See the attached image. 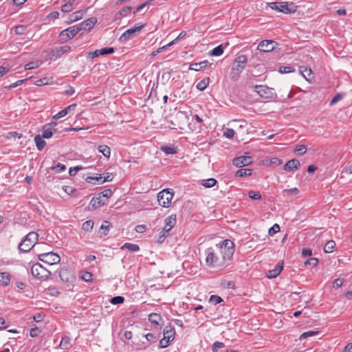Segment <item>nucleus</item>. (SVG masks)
<instances>
[{
  "label": "nucleus",
  "mask_w": 352,
  "mask_h": 352,
  "mask_svg": "<svg viewBox=\"0 0 352 352\" xmlns=\"http://www.w3.org/2000/svg\"><path fill=\"white\" fill-rule=\"evenodd\" d=\"M70 340H71L69 337H63L60 342L59 347L62 349H68L71 346Z\"/></svg>",
  "instance_id": "nucleus-35"
},
{
  "label": "nucleus",
  "mask_w": 352,
  "mask_h": 352,
  "mask_svg": "<svg viewBox=\"0 0 352 352\" xmlns=\"http://www.w3.org/2000/svg\"><path fill=\"white\" fill-rule=\"evenodd\" d=\"M54 82L53 78L52 77H45L40 78L35 82V85L37 86L51 85Z\"/></svg>",
  "instance_id": "nucleus-28"
},
{
  "label": "nucleus",
  "mask_w": 352,
  "mask_h": 352,
  "mask_svg": "<svg viewBox=\"0 0 352 352\" xmlns=\"http://www.w3.org/2000/svg\"><path fill=\"white\" fill-rule=\"evenodd\" d=\"M247 61V57L245 55H239L234 60V63H237L236 66H240L241 64L245 63Z\"/></svg>",
  "instance_id": "nucleus-52"
},
{
  "label": "nucleus",
  "mask_w": 352,
  "mask_h": 352,
  "mask_svg": "<svg viewBox=\"0 0 352 352\" xmlns=\"http://www.w3.org/2000/svg\"><path fill=\"white\" fill-rule=\"evenodd\" d=\"M248 197L254 200H259L261 199V194L258 191L250 190L248 193Z\"/></svg>",
  "instance_id": "nucleus-44"
},
{
  "label": "nucleus",
  "mask_w": 352,
  "mask_h": 352,
  "mask_svg": "<svg viewBox=\"0 0 352 352\" xmlns=\"http://www.w3.org/2000/svg\"><path fill=\"white\" fill-rule=\"evenodd\" d=\"M335 246H336L335 241L330 240L326 243L324 248V251L326 253H331L333 251Z\"/></svg>",
  "instance_id": "nucleus-39"
},
{
  "label": "nucleus",
  "mask_w": 352,
  "mask_h": 352,
  "mask_svg": "<svg viewBox=\"0 0 352 352\" xmlns=\"http://www.w3.org/2000/svg\"><path fill=\"white\" fill-rule=\"evenodd\" d=\"M102 180V175H99L98 176H96V177H87L86 178L87 182L94 184H96L97 183L101 184Z\"/></svg>",
  "instance_id": "nucleus-40"
},
{
  "label": "nucleus",
  "mask_w": 352,
  "mask_h": 352,
  "mask_svg": "<svg viewBox=\"0 0 352 352\" xmlns=\"http://www.w3.org/2000/svg\"><path fill=\"white\" fill-rule=\"evenodd\" d=\"M145 24H142L139 26H135L132 28L128 29L120 36L119 40L120 42L124 43L133 37H134L138 32H140L144 27Z\"/></svg>",
  "instance_id": "nucleus-9"
},
{
  "label": "nucleus",
  "mask_w": 352,
  "mask_h": 352,
  "mask_svg": "<svg viewBox=\"0 0 352 352\" xmlns=\"http://www.w3.org/2000/svg\"><path fill=\"white\" fill-rule=\"evenodd\" d=\"M208 85H209V78H206L203 79L202 80H201L200 82H199L197 84L196 87L197 89H199L200 91H204V89H206V87H208Z\"/></svg>",
  "instance_id": "nucleus-38"
},
{
  "label": "nucleus",
  "mask_w": 352,
  "mask_h": 352,
  "mask_svg": "<svg viewBox=\"0 0 352 352\" xmlns=\"http://www.w3.org/2000/svg\"><path fill=\"white\" fill-rule=\"evenodd\" d=\"M243 67H232L230 72V78L232 80H237L240 76V74L241 73V69Z\"/></svg>",
  "instance_id": "nucleus-25"
},
{
  "label": "nucleus",
  "mask_w": 352,
  "mask_h": 352,
  "mask_svg": "<svg viewBox=\"0 0 352 352\" xmlns=\"http://www.w3.org/2000/svg\"><path fill=\"white\" fill-rule=\"evenodd\" d=\"M98 150L105 157L109 158L111 155L110 148L107 145H100L98 147Z\"/></svg>",
  "instance_id": "nucleus-31"
},
{
  "label": "nucleus",
  "mask_w": 352,
  "mask_h": 352,
  "mask_svg": "<svg viewBox=\"0 0 352 352\" xmlns=\"http://www.w3.org/2000/svg\"><path fill=\"white\" fill-rule=\"evenodd\" d=\"M74 1L75 0H65V3L61 6L62 12H69L72 11Z\"/></svg>",
  "instance_id": "nucleus-30"
},
{
  "label": "nucleus",
  "mask_w": 352,
  "mask_h": 352,
  "mask_svg": "<svg viewBox=\"0 0 352 352\" xmlns=\"http://www.w3.org/2000/svg\"><path fill=\"white\" fill-rule=\"evenodd\" d=\"M65 168H66L65 165L60 164V163H58L57 165L52 167V169L55 170L57 173L62 172V171L65 170Z\"/></svg>",
  "instance_id": "nucleus-58"
},
{
  "label": "nucleus",
  "mask_w": 352,
  "mask_h": 352,
  "mask_svg": "<svg viewBox=\"0 0 352 352\" xmlns=\"http://www.w3.org/2000/svg\"><path fill=\"white\" fill-rule=\"evenodd\" d=\"M85 11L83 10H78L76 12H74L69 16V21L70 22H74L79 19H80L82 16L84 15Z\"/></svg>",
  "instance_id": "nucleus-29"
},
{
  "label": "nucleus",
  "mask_w": 352,
  "mask_h": 352,
  "mask_svg": "<svg viewBox=\"0 0 352 352\" xmlns=\"http://www.w3.org/2000/svg\"><path fill=\"white\" fill-rule=\"evenodd\" d=\"M217 183V180L214 178H210L208 179L203 180L202 185L206 188H211L214 186Z\"/></svg>",
  "instance_id": "nucleus-42"
},
{
  "label": "nucleus",
  "mask_w": 352,
  "mask_h": 352,
  "mask_svg": "<svg viewBox=\"0 0 352 352\" xmlns=\"http://www.w3.org/2000/svg\"><path fill=\"white\" fill-rule=\"evenodd\" d=\"M342 96L340 94H336L330 101L329 104L333 105L342 99Z\"/></svg>",
  "instance_id": "nucleus-63"
},
{
  "label": "nucleus",
  "mask_w": 352,
  "mask_h": 352,
  "mask_svg": "<svg viewBox=\"0 0 352 352\" xmlns=\"http://www.w3.org/2000/svg\"><path fill=\"white\" fill-rule=\"evenodd\" d=\"M124 301V298L122 296H115L111 298L110 302L113 305L122 304Z\"/></svg>",
  "instance_id": "nucleus-49"
},
{
  "label": "nucleus",
  "mask_w": 352,
  "mask_h": 352,
  "mask_svg": "<svg viewBox=\"0 0 352 352\" xmlns=\"http://www.w3.org/2000/svg\"><path fill=\"white\" fill-rule=\"evenodd\" d=\"M283 192L285 196H289V194L296 195L299 193V190L297 188H292L290 189H285Z\"/></svg>",
  "instance_id": "nucleus-50"
},
{
  "label": "nucleus",
  "mask_w": 352,
  "mask_h": 352,
  "mask_svg": "<svg viewBox=\"0 0 352 352\" xmlns=\"http://www.w3.org/2000/svg\"><path fill=\"white\" fill-rule=\"evenodd\" d=\"M38 258L40 261L51 265L58 264L60 261L59 255L52 252L41 254L38 255Z\"/></svg>",
  "instance_id": "nucleus-8"
},
{
  "label": "nucleus",
  "mask_w": 352,
  "mask_h": 352,
  "mask_svg": "<svg viewBox=\"0 0 352 352\" xmlns=\"http://www.w3.org/2000/svg\"><path fill=\"white\" fill-rule=\"evenodd\" d=\"M300 166V163L299 160L296 159H293L291 160H289L285 165H284V170L285 171H295L298 169V168Z\"/></svg>",
  "instance_id": "nucleus-18"
},
{
  "label": "nucleus",
  "mask_w": 352,
  "mask_h": 352,
  "mask_svg": "<svg viewBox=\"0 0 352 352\" xmlns=\"http://www.w3.org/2000/svg\"><path fill=\"white\" fill-rule=\"evenodd\" d=\"M318 263V258H309L308 260H307L305 262V265H311L313 267L316 266Z\"/></svg>",
  "instance_id": "nucleus-59"
},
{
  "label": "nucleus",
  "mask_w": 352,
  "mask_h": 352,
  "mask_svg": "<svg viewBox=\"0 0 352 352\" xmlns=\"http://www.w3.org/2000/svg\"><path fill=\"white\" fill-rule=\"evenodd\" d=\"M27 29V27L23 25H19L15 27V33L16 34H23Z\"/></svg>",
  "instance_id": "nucleus-54"
},
{
  "label": "nucleus",
  "mask_w": 352,
  "mask_h": 352,
  "mask_svg": "<svg viewBox=\"0 0 352 352\" xmlns=\"http://www.w3.org/2000/svg\"><path fill=\"white\" fill-rule=\"evenodd\" d=\"M97 22V19L96 17H91L79 25H77V28L79 29V32L84 30H90L94 25Z\"/></svg>",
  "instance_id": "nucleus-13"
},
{
  "label": "nucleus",
  "mask_w": 352,
  "mask_h": 352,
  "mask_svg": "<svg viewBox=\"0 0 352 352\" xmlns=\"http://www.w3.org/2000/svg\"><path fill=\"white\" fill-rule=\"evenodd\" d=\"M60 279L65 283H72L75 279L74 276L67 269H62L59 272Z\"/></svg>",
  "instance_id": "nucleus-15"
},
{
  "label": "nucleus",
  "mask_w": 352,
  "mask_h": 352,
  "mask_svg": "<svg viewBox=\"0 0 352 352\" xmlns=\"http://www.w3.org/2000/svg\"><path fill=\"white\" fill-rule=\"evenodd\" d=\"M220 250L223 260L229 261L232 259L234 252V244L230 239L223 240L221 243L217 245Z\"/></svg>",
  "instance_id": "nucleus-2"
},
{
  "label": "nucleus",
  "mask_w": 352,
  "mask_h": 352,
  "mask_svg": "<svg viewBox=\"0 0 352 352\" xmlns=\"http://www.w3.org/2000/svg\"><path fill=\"white\" fill-rule=\"evenodd\" d=\"M31 273L38 279H47L51 275V272L40 263H35L32 266Z\"/></svg>",
  "instance_id": "nucleus-6"
},
{
  "label": "nucleus",
  "mask_w": 352,
  "mask_h": 352,
  "mask_svg": "<svg viewBox=\"0 0 352 352\" xmlns=\"http://www.w3.org/2000/svg\"><path fill=\"white\" fill-rule=\"evenodd\" d=\"M206 263L210 267L223 269L227 265V261L223 260V256L219 258L212 248H207L205 251Z\"/></svg>",
  "instance_id": "nucleus-1"
},
{
  "label": "nucleus",
  "mask_w": 352,
  "mask_h": 352,
  "mask_svg": "<svg viewBox=\"0 0 352 352\" xmlns=\"http://www.w3.org/2000/svg\"><path fill=\"white\" fill-rule=\"evenodd\" d=\"M70 49H71L70 46H69L67 45L60 46V47H56L52 50V56L58 58V56H61L62 54H65V52H69L70 50Z\"/></svg>",
  "instance_id": "nucleus-22"
},
{
  "label": "nucleus",
  "mask_w": 352,
  "mask_h": 352,
  "mask_svg": "<svg viewBox=\"0 0 352 352\" xmlns=\"http://www.w3.org/2000/svg\"><path fill=\"white\" fill-rule=\"evenodd\" d=\"M163 333L164 338L169 340L170 342H171L175 338V331L174 328L170 325H167L164 327Z\"/></svg>",
  "instance_id": "nucleus-19"
},
{
  "label": "nucleus",
  "mask_w": 352,
  "mask_h": 352,
  "mask_svg": "<svg viewBox=\"0 0 352 352\" xmlns=\"http://www.w3.org/2000/svg\"><path fill=\"white\" fill-rule=\"evenodd\" d=\"M121 249H127L129 251L134 252H138L140 250V247L137 244L126 243L122 246Z\"/></svg>",
  "instance_id": "nucleus-32"
},
{
  "label": "nucleus",
  "mask_w": 352,
  "mask_h": 352,
  "mask_svg": "<svg viewBox=\"0 0 352 352\" xmlns=\"http://www.w3.org/2000/svg\"><path fill=\"white\" fill-rule=\"evenodd\" d=\"M235 134V131L234 129H226L224 131H223V136L226 137V138H232L234 137Z\"/></svg>",
  "instance_id": "nucleus-53"
},
{
  "label": "nucleus",
  "mask_w": 352,
  "mask_h": 352,
  "mask_svg": "<svg viewBox=\"0 0 352 352\" xmlns=\"http://www.w3.org/2000/svg\"><path fill=\"white\" fill-rule=\"evenodd\" d=\"M78 32L79 29L77 26H71L60 32L58 40L61 43H65L74 37Z\"/></svg>",
  "instance_id": "nucleus-7"
},
{
  "label": "nucleus",
  "mask_w": 352,
  "mask_h": 352,
  "mask_svg": "<svg viewBox=\"0 0 352 352\" xmlns=\"http://www.w3.org/2000/svg\"><path fill=\"white\" fill-rule=\"evenodd\" d=\"M344 283V280L342 278H336L333 283V287L335 288L340 287Z\"/></svg>",
  "instance_id": "nucleus-64"
},
{
  "label": "nucleus",
  "mask_w": 352,
  "mask_h": 352,
  "mask_svg": "<svg viewBox=\"0 0 352 352\" xmlns=\"http://www.w3.org/2000/svg\"><path fill=\"white\" fill-rule=\"evenodd\" d=\"M174 194L172 189H164L157 193V201L160 206L164 208H168L170 206L171 201Z\"/></svg>",
  "instance_id": "nucleus-4"
},
{
  "label": "nucleus",
  "mask_w": 352,
  "mask_h": 352,
  "mask_svg": "<svg viewBox=\"0 0 352 352\" xmlns=\"http://www.w3.org/2000/svg\"><path fill=\"white\" fill-rule=\"evenodd\" d=\"M40 332H41V331L39 330V329L37 327H34L31 328L30 332V336L32 338H36L38 336Z\"/></svg>",
  "instance_id": "nucleus-60"
},
{
  "label": "nucleus",
  "mask_w": 352,
  "mask_h": 352,
  "mask_svg": "<svg viewBox=\"0 0 352 352\" xmlns=\"http://www.w3.org/2000/svg\"><path fill=\"white\" fill-rule=\"evenodd\" d=\"M225 346V344L223 342H215L212 344V352H217L219 349H221Z\"/></svg>",
  "instance_id": "nucleus-57"
},
{
  "label": "nucleus",
  "mask_w": 352,
  "mask_h": 352,
  "mask_svg": "<svg viewBox=\"0 0 352 352\" xmlns=\"http://www.w3.org/2000/svg\"><path fill=\"white\" fill-rule=\"evenodd\" d=\"M252 170L249 168H241L236 172L235 176L242 177L252 175Z\"/></svg>",
  "instance_id": "nucleus-34"
},
{
  "label": "nucleus",
  "mask_w": 352,
  "mask_h": 352,
  "mask_svg": "<svg viewBox=\"0 0 352 352\" xmlns=\"http://www.w3.org/2000/svg\"><path fill=\"white\" fill-rule=\"evenodd\" d=\"M278 72L280 74H288L296 71L294 67H278Z\"/></svg>",
  "instance_id": "nucleus-56"
},
{
  "label": "nucleus",
  "mask_w": 352,
  "mask_h": 352,
  "mask_svg": "<svg viewBox=\"0 0 352 352\" xmlns=\"http://www.w3.org/2000/svg\"><path fill=\"white\" fill-rule=\"evenodd\" d=\"M56 125V122L45 124L43 127V133L41 136L45 139L50 138L53 135V133L56 131L55 129Z\"/></svg>",
  "instance_id": "nucleus-12"
},
{
  "label": "nucleus",
  "mask_w": 352,
  "mask_h": 352,
  "mask_svg": "<svg viewBox=\"0 0 352 352\" xmlns=\"http://www.w3.org/2000/svg\"><path fill=\"white\" fill-rule=\"evenodd\" d=\"M161 151H162L164 153L169 154H175L177 153L176 148L174 146H170L168 145L162 146L160 148Z\"/></svg>",
  "instance_id": "nucleus-37"
},
{
  "label": "nucleus",
  "mask_w": 352,
  "mask_h": 352,
  "mask_svg": "<svg viewBox=\"0 0 352 352\" xmlns=\"http://www.w3.org/2000/svg\"><path fill=\"white\" fill-rule=\"evenodd\" d=\"M110 227H111V223L108 221H104L100 228V230L102 231L103 235L106 236L109 230Z\"/></svg>",
  "instance_id": "nucleus-36"
},
{
  "label": "nucleus",
  "mask_w": 352,
  "mask_h": 352,
  "mask_svg": "<svg viewBox=\"0 0 352 352\" xmlns=\"http://www.w3.org/2000/svg\"><path fill=\"white\" fill-rule=\"evenodd\" d=\"M252 162L250 156H239L233 160V164L236 167H242L250 164Z\"/></svg>",
  "instance_id": "nucleus-14"
},
{
  "label": "nucleus",
  "mask_w": 352,
  "mask_h": 352,
  "mask_svg": "<svg viewBox=\"0 0 352 352\" xmlns=\"http://www.w3.org/2000/svg\"><path fill=\"white\" fill-rule=\"evenodd\" d=\"M82 168L80 166H76L74 167H71L69 170V174L71 176H74L77 172L80 170H81Z\"/></svg>",
  "instance_id": "nucleus-61"
},
{
  "label": "nucleus",
  "mask_w": 352,
  "mask_h": 352,
  "mask_svg": "<svg viewBox=\"0 0 352 352\" xmlns=\"http://www.w3.org/2000/svg\"><path fill=\"white\" fill-rule=\"evenodd\" d=\"M38 235L34 232H29L24 239L19 243V250L21 252H29L36 244L38 241Z\"/></svg>",
  "instance_id": "nucleus-3"
},
{
  "label": "nucleus",
  "mask_w": 352,
  "mask_h": 352,
  "mask_svg": "<svg viewBox=\"0 0 352 352\" xmlns=\"http://www.w3.org/2000/svg\"><path fill=\"white\" fill-rule=\"evenodd\" d=\"M224 47L223 45H219L217 47H214L212 50L209 52V54L211 56H219L223 53Z\"/></svg>",
  "instance_id": "nucleus-33"
},
{
  "label": "nucleus",
  "mask_w": 352,
  "mask_h": 352,
  "mask_svg": "<svg viewBox=\"0 0 352 352\" xmlns=\"http://www.w3.org/2000/svg\"><path fill=\"white\" fill-rule=\"evenodd\" d=\"M114 52H115V50L112 47H104L100 50H98V52L100 53V55L113 54Z\"/></svg>",
  "instance_id": "nucleus-46"
},
{
  "label": "nucleus",
  "mask_w": 352,
  "mask_h": 352,
  "mask_svg": "<svg viewBox=\"0 0 352 352\" xmlns=\"http://www.w3.org/2000/svg\"><path fill=\"white\" fill-rule=\"evenodd\" d=\"M253 88L260 97L265 99H271L274 95V89L265 85H255Z\"/></svg>",
  "instance_id": "nucleus-10"
},
{
  "label": "nucleus",
  "mask_w": 352,
  "mask_h": 352,
  "mask_svg": "<svg viewBox=\"0 0 352 352\" xmlns=\"http://www.w3.org/2000/svg\"><path fill=\"white\" fill-rule=\"evenodd\" d=\"M76 107V104H72L69 105L68 107H67L66 108H65L64 109L58 112L56 114H55L52 117V118L54 120H57L60 118H63V117L65 116L66 115H67L68 113H69L72 111L74 110Z\"/></svg>",
  "instance_id": "nucleus-20"
},
{
  "label": "nucleus",
  "mask_w": 352,
  "mask_h": 352,
  "mask_svg": "<svg viewBox=\"0 0 352 352\" xmlns=\"http://www.w3.org/2000/svg\"><path fill=\"white\" fill-rule=\"evenodd\" d=\"M270 8L284 14L294 13L296 10L295 5L292 3L288 4L287 2H272L270 3Z\"/></svg>",
  "instance_id": "nucleus-5"
},
{
  "label": "nucleus",
  "mask_w": 352,
  "mask_h": 352,
  "mask_svg": "<svg viewBox=\"0 0 352 352\" xmlns=\"http://www.w3.org/2000/svg\"><path fill=\"white\" fill-rule=\"evenodd\" d=\"M319 333L318 331H306V332H304L303 333H302L300 337H299V340H302L303 339H306L309 337H311V336H316Z\"/></svg>",
  "instance_id": "nucleus-43"
},
{
  "label": "nucleus",
  "mask_w": 352,
  "mask_h": 352,
  "mask_svg": "<svg viewBox=\"0 0 352 352\" xmlns=\"http://www.w3.org/2000/svg\"><path fill=\"white\" fill-rule=\"evenodd\" d=\"M223 301L222 298L217 295H212L210 298L209 302L214 305H216Z\"/></svg>",
  "instance_id": "nucleus-48"
},
{
  "label": "nucleus",
  "mask_w": 352,
  "mask_h": 352,
  "mask_svg": "<svg viewBox=\"0 0 352 352\" xmlns=\"http://www.w3.org/2000/svg\"><path fill=\"white\" fill-rule=\"evenodd\" d=\"M94 221L92 220H87L82 225V229L85 232H90L94 226Z\"/></svg>",
  "instance_id": "nucleus-41"
},
{
  "label": "nucleus",
  "mask_w": 352,
  "mask_h": 352,
  "mask_svg": "<svg viewBox=\"0 0 352 352\" xmlns=\"http://www.w3.org/2000/svg\"><path fill=\"white\" fill-rule=\"evenodd\" d=\"M131 6H127L122 8L121 10L118 12L114 16V21L120 20L122 17L125 16L128 12L131 10Z\"/></svg>",
  "instance_id": "nucleus-26"
},
{
  "label": "nucleus",
  "mask_w": 352,
  "mask_h": 352,
  "mask_svg": "<svg viewBox=\"0 0 352 352\" xmlns=\"http://www.w3.org/2000/svg\"><path fill=\"white\" fill-rule=\"evenodd\" d=\"M307 151V147L304 144L297 145L295 148V151L298 152V155L304 154Z\"/></svg>",
  "instance_id": "nucleus-55"
},
{
  "label": "nucleus",
  "mask_w": 352,
  "mask_h": 352,
  "mask_svg": "<svg viewBox=\"0 0 352 352\" xmlns=\"http://www.w3.org/2000/svg\"><path fill=\"white\" fill-rule=\"evenodd\" d=\"M93 274L91 272L85 271L82 272L81 278L86 282H91L93 280Z\"/></svg>",
  "instance_id": "nucleus-45"
},
{
  "label": "nucleus",
  "mask_w": 352,
  "mask_h": 352,
  "mask_svg": "<svg viewBox=\"0 0 352 352\" xmlns=\"http://www.w3.org/2000/svg\"><path fill=\"white\" fill-rule=\"evenodd\" d=\"M43 139L44 138L41 137L40 135H36L34 138L36 146L40 151H42L46 146V142Z\"/></svg>",
  "instance_id": "nucleus-24"
},
{
  "label": "nucleus",
  "mask_w": 352,
  "mask_h": 352,
  "mask_svg": "<svg viewBox=\"0 0 352 352\" xmlns=\"http://www.w3.org/2000/svg\"><path fill=\"white\" fill-rule=\"evenodd\" d=\"M169 340H166L165 338H162L160 340L159 346L160 348L164 349L167 347L170 344Z\"/></svg>",
  "instance_id": "nucleus-62"
},
{
  "label": "nucleus",
  "mask_w": 352,
  "mask_h": 352,
  "mask_svg": "<svg viewBox=\"0 0 352 352\" xmlns=\"http://www.w3.org/2000/svg\"><path fill=\"white\" fill-rule=\"evenodd\" d=\"M283 269V261L279 262L277 265L273 269L270 270L266 273V276L269 278H274L277 277Z\"/></svg>",
  "instance_id": "nucleus-16"
},
{
  "label": "nucleus",
  "mask_w": 352,
  "mask_h": 352,
  "mask_svg": "<svg viewBox=\"0 0 352 352\" xmlns=\"http://www.w3.org/2000/svg\"><path fill=\"white\" fill-rule=\"evenodd\" d=\"M164 228L166 232H169L170 230L175 226L176 223V215L171 214L164 220Z\"/></svg>",
  "instance_id": "nucleus-21"
},
{
  "label": "nucleus",
  "mask_w": 352,
  "mask_h": 352,
  "mask_svg": "<svg viewBox=\"0 0 352 352\" xmlns=\"http://www.w3.org/2000/svg\"><path fill=\"white\" fill-rule=\"evenodd\" d=\"M145 338L147 340L148 342L154 343L157 342V340L159 339L160 336H156L153 333H149L145 335Z\"/></svg>",
  "instance_id": "nucleus-51"
},
{
  "label": "nucleus",
  "mask_w": 352,
  "mask_h": 352,
  "mask_svg": "<svg viewBox=\"0 0 352 352\" xmlns=\"http://www.w3.org/2000/svg\"><path fill=\"white\" fill-rule=\"evenodd\" d=\"M277 45L278 43L272 40H263L258 43L257 49L263 52H270L276 49Z\"/></svg>",
  "instance_id": "nucleus-11"
},
{
  "label": "nucleus",
  "mask_w": 352,
  "mask_h": 352,
  "mask_svg": "<svg viewBox=\"0 0 352 352\" xmlns=\"http://www.w3.org/2000/svg\"><path fill=\"white\" fill-rule=\"evenodd\" d=\"M280 231V226L278 224L275 223L268 230V234L270 236H273L276 233Z\"/></svg>",
  "instance_id": "nucleus-47"
},
{
  "label": "nucleus",
  "mask_w": 352,
  "mask_h": 352,
  "mask_svg": "<svg viewBox=\"0 0 352 352\" xmlns=\"http://www.w3.org/2000/svg\"><path fill=\"white\" fill-rule=\"evenodd\" d=\"M162 319L160 314L156 313H151L148 315L149 322L155 325H159L160 321H161Z\"/></svg>",
  "instance_id": "nucleus-27"
},
{
  "label": "nucleus",
  "mask_w": 352,
  "mask_h": 352,
  "mask_svg": "<svg viewBox=\"0 0 352 352\" xmlns=\"http://www.w3.org/2000/svg\"><path fill=\"white\" fill-rule=\"evenodd\" d=\"M298 73L309 82H311L314 78V74L311 67H298Z\"/></svg>",
  "instance_id": "nucleus-17"
},
{
  "label": "nucleus",
  "mask_w": 352,
  "mask_h": 352,
  "mask_svg": "<svg viewBox=\"0 0 352 352\" xmlns=\"http://www.w3.org/2000/svg\"><path fill=\"white\" fill-rule=\"evenodd\" d=\"M10 276L8 272H0V287H6L10 284Z\"/></svg>",
  "instance_id": "nucleus-23"
}]
</instances>
